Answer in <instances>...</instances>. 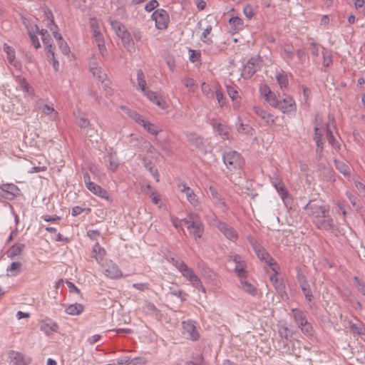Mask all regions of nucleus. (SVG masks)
I'll return each instance as SVG.
<instances>
[{"instance_id": "nucleus-1", "label": "nucleus", "mask_w": 365, "mask_h": 365, "mask_svg": "<svg viewBox=\"0 0 365 365\" xmlns=\"http://www.w3.org/2000/svg\"><path fill=\"white\" fill-rule=\"evenodd\" d=\"M304 209L313 217V220L327 217V214L329 212V205L324 204L322 200H309Z\"/></svg>"}, {"instance_id": "nucleus-2", "label": "nucleus", "mask_w": 365, "mask_h": 365, "mask_svg": "<svg viewBox=\"0 0 365 365\" xmlns=\"http://www.w3.org/2000/svg\"><path fill=\"white\" fill-rule=\"evenodd\" d=\"M222 160L227 169L230 171L241 169L245 164L242 155L232 150H228L224 152Z\"/></svg>"}, {"instance_id": "nucleus-3", "label": "nucleus", "mask_w": 365, "mask_h": 365, "mask_svg": "<svg viewBox=\"0 0 365 365\" xmlns=\"http://www.w3.org/2000/svg\"><path fill=\"white\" fill-rule=\"evenodd\" d=\"M187 140L203 154L212 152V148L207 140L198 135L193 132H187L185 133Z\"/></svg>"}, {"instance_id": "nucleus-4", "label": "nucleus", "mask_w": 365, "mask_h": 365, "mask_svg": "<svg viewBox=\"0 0 365 365\" xmlns=\"http://www.w3.org/2000/svg\"><path fill=\"white\" fill-rule=\"evenodd\" d=\"M262 61L259 56L251 57L244 65L241 76L244 79H250L259 68L260 63Z\"/></svg>"}, {"instance_id": "nucleus-5", "label": "nucleus", "mask_w": 365, "mask_h": 365, "mask_svg": "<svg viewBox=\"0 0 365 365\" xmlns=\"http://www.w3.org/2000/svg\"><path fill=\"white\" fill-rule=\"evenodd\" d=\"M155 22V26L159 30H165L168 27L170 17L168 13L163 9H156L151 15Z\"/></svg>"}, {"instance_id": "nucleus-6", "label": "nucleus", "mask_w": 365, "mask_h": 365, "mask_svg": "<svg viewBox=\"0 0 365 365\" xmlns=\"http://www.w3.org/2000/svg\"><path fill=\"white\" fill-rule=\"evenodd\" d=\"M39 329L47 336L58 332V324L52 319L46 317L38 322Z\"/></svg>"}, {"instance_id": "nucleus-7", "label": "nucleus", "mask_w": 365, "mask_h": 365, "mask_svg": "<svg viewBox=\"0 0 365 365\" xmlns=\"http://www.w3.org/2000/svg\"><path fill=\"white\" fill-rule=\"evenodd\" d=\"M257 257L267 265H268L272 270L275 272V274H278V264L277 262L270 256L267 250L261 247L259 249H257L255 252Z\"/></svg>"}, {"instance_id": "nucleus-8", "label": "nucleus", "mask_w": 365, "mask_h": 365, "mask_svg": "<svg viewBox=\"0 0 365 365\" xmlns=\"http://www.w3.org/2000/svg\"><path fill=\"white\" fill-rule=\"evenodd\" d=\"M182 275L185 277L188 281H190L193 287H195L197 289H202L205 291V288L203 287L202 281L197 276L193 269L189 267L187 264L183 267L182 269L180 272Z\"/></svg>"}, {"instance_id": "nucleus-9", "label": "nucleus", "mask_w": 365, "mask_h": 365, "mask_svg": "<svg viewBox=\"0 0 365 365\" xmlns=\"http://www.w3.org/2000/svg\"><path fill=\"white\" fill-rule=\"evenodd\" d=\"M276 108L280 110L283 113L289 114L296 111L297 105L292 96H285L284 98L279 100V104Z\"/></svg>"}, {"instance_id": "nucleus-10", "label": "nucleus", "mask_w": 365, "mask_h": 365, "mask_svg": "<svg viewBox=\"0 0 365 365\" xmlns=\"http://www.w3.org/2000/svg\"><path fill=\"white\" fill-rule=\"evenodd\" d=\"M215 225L230 240L235 241L238 238V235L235 230L226 222L216 220Z\"/></svg>"}, {"instance_id": "nucleus-11", "label": "nucleus", "mask_w": 365, "mask_h": 365, "mask_svg": "<svg viewBox=\"0 0 365 365\" xmlns=\"http://www.w3.org/2000/svg\"><path fill=\"white\" fill-rule=\"evenodd\" d=\"M277 274H275L274 272V275L270 276L269 279L273 284V286L275 289V291L279 294L280 298L282 300H287L289 299L288 294L286 292L285 285L282 279H279L277 277Z\"/></svg>"}, {"instance_id": "nucleus-12", "label": "nucleus", "mask_w": 365, "mask_h": 365, "mask_svg": "<svg viewBox=\"0 0 365 365\" xmlns=\"http://www.w3.org/2000/svg\"><path fill=\"white\" fill-rule=\"evenodd\" d=\"M1 190L3 192L1 196L10 200L19 195L20 192L19 188L14 184H3Z\"/></svg>"}, {"instance_id": "nucleus-13", "label": "nucleus", "mask_w": 365, "mask_h": 365, "mask_svg": "<svg viewBox=\"0 0 365 365\" xmlns=\"http://www.w3.org/2000/svg\"><path fill=\"white\" fill-rule=\"evenodd\" d=\"M210 123L222 139L228 140L230 138V129L227 125L222 124L215 118L211 119Z\"/></svg>"}, {"instance_id": "nucleus-14", "label": "nucleus", "mask_w": 365, "mask_h": 365, "mask_svg": "<svg viewBox=\"0 0 365 365\" xmlns=\"http://www.w3.org/2000/svg\"><path fill=\"white\" fill-rule=\"evenodd\" d=\"M188 231L191 236L195 240L201 238L204 232V225L198 220H192V222L188 225Z\"/></svg>"}, {"instance_id": "nucleus-15", "label": "nucleus", "mask_w": 365, "mask_h": 365, "mask_svg": "<svg viewBox=\"0 0 365 365\" xmlns=\"http://www.w3.org/2000/svg\"><path fill=\"white\" fill-rule=\"evenodd\" d=\"M313 222L319 230H330L334 227V220L329 214H327V217L313 220Z\"/></svg>"}, {"instance_id": "nucleus-16", "label": "nucleus", "mask_w": 365, "mask_h": 365, "mask_svg": "<svg viewBox=\"0 0 365 365\" xmlns=\"http://www.w3.org/2000/svg\"><path fill=\"white\" fill-rule=\"evenodd\" d=\"M104 274L106 276L111 279H118L123 276V273L118 266L111 260L109 262H107L106 267L104 269Z\"/></svg>"}, {"instance_id": "nucleus-17", "label": "nucleus", "mask_w": 365, "mask_h": 365, "mask_svg": "<svg viewBox=\"0 0 365 365\" xmlns=\"http://www.w3.org/2000/svg\"><path fill=\"white\" fill-rule=\"evenodd\" d=\"M182 328L191 340L197 341L199 339L200 334L193 321L182 322Z\"/></svg>"}, {"instance_id": "nucleus-18", "label": "nucleus", "mask_w": 365, "mask_h": 365, "mask_svg": "<svg viewBox=\"0 0 365 365\" xmlns=\"http://www.w3.org/2000/svg\"><path fill=\"white\" fill-rule=\"evenodd\" d=\"M9 357L14 365H28L30 363L29 358H26L23 354L18 351H10Z\"/></svg>"}, {"instance_id": "nucleus-19", "label": "nucleus", "mask_w": 365, "mask_h": 365, "mask_svg": "<svg viewBox=\"0 0 365 365\" xmlns=\"http://www.w3.org/2000/svg\"><path fill=\"white\" fill-rule=\"evenodd\" d=\"M93 194L106 200L107 201H112V198L110 194L105 189L102 188L100 185L96 183H89V187L88 188Z\"/></svg>"}, {"instance_id": "nucleus-20", "label": "nucleus", "mask_w": 365, "mask_h": 365, "mask_svg": "<svg viewBox=\"0 0 365 365\" xmlns=\"http://www.w3.org/2000/svg\"><path fill=\"white\" fill-rule=\"evenodd\" d=\"M253 110L258 117H259L260 118L265 121L267 125H269L274 123V119L273 118V115L268 113L264 109L262 108L259 106H255L253 107Z\"/></svg>"}, {"instance_id": "nucleus-21", "label": "nucleus", "mask_w": 365, "mask_h": 365, "mask_svg": "<svg viewBox=\"0 0 365 365\" xmlns=\"http://www.w3.org/2000/svg\"><path fill=\"white\" fill-rule=\"evenodd\" d=\"M92 257H93L98 263H101L106 255V251L96 242L92 247Z\"/></svg>"}, {"instance_id": "nucleus-22", "label": "nucleus", "mask_w": 365, "mask_h": 365, "mask_svg": "<svg viewBox=\"0 0 365 365\" xmlns=\"http://www.w3.org/2000/svg\"><path fill=\"white\" fill-rule=\"evenodd\" d=\"M144 94L150 101L156 104L160 108L164 109L166 107L165 101L161 97L158 96L155 92L148 90Z\"/></svg>"}, {"instance_id": "nucleus-23", "label": "nucleus", "mask_w": 365, "mask_h": 365, "mask_svg": "<svg viewBox=\"0 0 365 365\" xmlns=\"http://www.w3.org/2000/svg\"><path fill=\"white\" fill-rule=\"evenodd\" d=\"M48 46V48H46V51L48 61L52 64L54 71L57 72L59 70V63L55 58V46L53 45Z\"/></svg>"}, {"instance_id": "nucleus-24", "label": "nucleus", "mask_w": 365, "mask_h": 365, "mask_svg": "<svg viewBox=\"0 0 365 365\" xmlns=\"http://www.w3.org/2000/svg\"><path fill=\"white\" fill-rule=\"evenodd\" d=\"M292 312L293 313L294 322L297 324L298 327L302 326L307 321L305 313L302 310L294 308L292 309Z\"/></svg>"}, {"instance_id": "nucleus-25", "label": "nucleus", "mask_w": 365, "mask_h": 365, "mask_svg": "<svg viewBox=\"0 0 365 365\" xmlns=\"http://www.w3.org/2000/svg\"><path fill=\"white\" fill-rule=\"evenodd\" d=\"M35 31L37 34H40L43 43L44 44L46 49L48 48V45H52L51 43V38L46 29H39L38 26L35 25Z\"/></svg>"}, {"instance_id": "nucleus-26", "label": "nucleus", "mask_w": 365, "mask_h": 365, "mask_svg": "<svg viewBox=\"0 0 365 365\" xmlns=\"http://www.w3.org/2000/svg\"><path fill=\"white\" fill-rule=\"evenodd\" d=\"M226 88L227 94L233 102L234 108L238 107L240 101L237 100L240 98L238 91L232 86H227Z\"/></svg>"}, {"instance_id": "nucleus-27", "label": "nucleus", "mask_w": 365, "mask_h": 365, "mask_svg": "<svg viewBox=\"0 0 365 365\" xmlns=\"http://www.w3.org/2000/svg\"><path fill=\"white\" fill-rule=\"evenodd\" d=\"M24 248L25 245L22 243H16L13 245L9 251L8 257L13 259L15 257L20 255Z\"/></svg>"}, {"instance_id": "nucleus-28", "label": "nucleus", "mask_w": 365, "mask_h": 365, "mask_svg": "<svg viewBox=\"0 0 365 365\" xmlns=\"http://www.w3.org/2000/svg\"><path fill=\"white\" fill-rule=\"evenodd\" d=\"M91 29L93 33V36L96 42L103 40V34L101 33L99 26L96 20L91 21Z\"/></svg>"}, {"instance_id": "nucleus-29", "label": "nucleus", "mask_w": 365, "mask_h": 365, "mask_svg": "<svg viewBox=\"0 0 365 365\" xmlns=\"http://www.w3.org/2000/svg\"><path fill=\"white\" fill-rule=\"evenodd\" d=\"M245 279L246 278L240 279V283L243 290L252 296L257 295V288L250 282H247Z\"/></svg>"}, {"instance_id": "nucleus-30", "label": "nucleus", "mask_w": 365, "mask_h": 365, "mask_svg": "<svg viewBox=\"0 0 365 365\" xmlns=\"http://www.w3.org/2000/svg\"><path fill=\"white\" fill-rule=\"evenodd\" d=\"M84 307L81 304L75 303L66 309V312L71 315H79L83 312Z\"/></svg>"}, {"instance_id": "nucleus-31", "label": "nucleus", "mask_w": 365, "mask_h": 365, "mask_svg": "<svg viewBox=\"0 0 365 365\" xmlns=\"http://www.w3.org/2000/svg\"><path fill=\"white\" fill-rule=\"evenodd\" d=\"M42 113L44 115H49L51 120H56L58 118V112L55 110L52 106L45 104L42 108Z\"/></svg>"}, {"instance_id": "nucleus-32", "label": "nucleus", "mask_w": 365, "mask_h": 365, "mask_svg": "<svg viewBox=\"0 0 365 365\" xmlns=\"http://www.w3.org/2000/svg\"><path fill=\"white\" fill-rule=\"evenodd\" d=\"M123 46L128 51H131L134 49V43L133 36L130 32L125 33L124 36L121 38Z\"/></svg>"}, {"instance_id": "nucleus-33", "label": "nucleus", "mask_w": 365, "mask_h": 365, "mask_svg": "<svg viewBox=\"0 0 365 365\" xmlns=\"http://www.w3.org/2000/svg\"><path fill=\"white\" fill-rule=\"evenodd\" d=\"M336 169L342 173L344 176H349L351 174L350 168L345 163L339 160H334Z\"/></svg>"}, {"instance_id": "nucleus-34", "label": "nucleus", "mask_w": 365, "mask_h": 365, "mask_svg": "<svg viewBox=\"0 0 365 365\" xmlns=\"http://www.w3.org/2000/svg\"><path fill=\"white\" fill-rule=\"evenodd\" d=\"M7 272H10L8 276L15 277L21 272V263L20 262H13L6 269Z\"/></svg>"}, {"instance_id": "nucleus-35", "label": "nucleus", "mask_w": 365, "mask_h": 365, "mask_svg": "<svg viewBox=\"0 0 365 365\" xmlns=\"http://www.w3.org/2000/svg\"><path fill=\"white\" fill-rule=\"evenodd\" d=\"M107 158L109 163V170H110L112 172H115L119 166L118 157L115 154L110 153L108 154Z\"/></svg>"}, {"instance_id": "nucleus-36", "label": "nucleus", "mask_w": 365, "mask_h": 365, "mask_svg": "<svg viewBox=\"0 0 365 365\" xmlns=\"http://www.w3.org/2000/svg\"><path fill=\"white\" fill-rule=\"evenodd\" d=\"M76 123L83 130L84 128L89 127L91 123L86 118L85 113H79V115L76 117Z\"/></svg>"}, {"instance_id": "nucleus-37", "label": "nucleus", "mask_w": 365, "mask_h": 365, "mask_svg": "<svg viewBox=\"0 0 365 365\" xmlns=\"http://www.w3.org/2000/svg\"><path fill=\"white\" fill-rule=\"evenodd\" d=\"M187 201L194 207H197L199 205L200 202L197 195L194 192L192 189L187 190V192H185Z\"/></svg>"}, {"instance_id": "nucleus-38", "label": "nucleus", "mask_w": 365, "mask_h": 365, "mask_svg": "<svg viewBox=\"0 0 365 365\" xmlns=\"http://www.w3.org/2000/svg\"><path fill=\"white\" fill-rule=\"evenodd\" d=\"M17 81L19 84L21 89L26 93L27 94H31L33 91L32 88L30 86L29 83L27 82L26 79L21 76L17 77Z\"/></svg>"}, {"instance_id": "nucleus-39", "label": "nucleus", "mask_w": 365, "mask_h": 365, "mask_svg": "<svg viewBox=\"0 0 365 365\" xmlns=\"http://www.w3.org/2000/svg\"><path fill=\"white\" fill-rule=\"evenodd\" d=\"M350 331L354 334L365 335V327L362 323L353 324L351 323L349 325Z\"/></svg>"}, {"instance_id": "nucleus-40", "label": "nucleus", "mask_w": 365, "mask_h": 365, "mask_svg": "<svg viewBox=\"0 0 365 365\" xmlns=\"http://www.w3.org/2000/svg\"><path fill=\"white\" fill-rule=\"evenodd\" d=\"M268 93L265 94V101L273 108H277L279 104V100L273 91H267Z\"/></svg>"}, {"instance_id": "nucleus-41", "label": "nucleus", "mask_w": 365, "mask_h": 365, "mask_svg": "<svg viewBox=\"0 0 365 365\" xmlns=\"http://www.w3.org/2000/svg\"><path fill=\"white\" fill-rule=\"evenodd\" d=\"M299 287L302 291V293H303L306 300L308 302H312L314 299V296H313V294H312V292L310 288V285H309V282L302 284V285H299Z\"/></svg>"}, {"instance_id": "nucleus-42", "label": "nucleus", "mask_w": 365, "mask_h": 365, "mask_svg": "<svg viewBox=\"0 0 365 365\" xmlns=\"http://www.w3.org/2000/svg\"><path fill=\"white\" fill-rule=\"evenodd\" d=\"M144 165L145 168L149 170L150 173L152 175V176L155 179L156 182H159V173L158 168L153 165L151 161L147 162L144 161Z\"/></svg>"}, {"instance_id": "nucleus-43", "label": "nucleus", "mask_w": 365, "mask_h": 365, "mask_svg": "<svg viewBox=\"0 0 365 365\" xmlns=\"http://www.w3.org/2000/svg\"><path fill=\"white\" fill-rule=\"evenodd\" d=\"M277 81L281 88H287L289 83L287 75L283 71L276 76Z\"/></svg>"}, {"instance_id": "nucleus-44", "label": "nucleus", "mask_w": 365, "mask_h": 365, "mask_svg": "<svg viewBox=\"0 0 365 365\" xmlns=\"http://www.w3.org/2000/svg\"><path fill=\"white\" fill-rule=\"evenodd\" d=\"M142 126L150 134L157 135L158 133L160 131V130L158 128V127L151 123L150 122L148 121L147 120H145V123H143Z\"/></svg>"}, {"instance_id": "nucleus-45", "label": "nucleus", "mask_w": 365, "mask_h": 365, "mask_svg": "<svg viewBox=\"0 0 365 365\" xmlns=\"http://www.w3.org/2000/svg\"><path fill=\"white\" fill-rule=\"evenodd\" d=\"M137 80L139 88L143 92V93H145L147 91L145 89L146 81L145 80L143 71L141 69H139L137 71Z\"/></svg>"}, {"instance_id": "nucleus-46", "label": "nucleus", "mask_w": 365, "mask_h": 365, "mask_svg": "<svg viewBox=\"0 0 365 365\" xmlns=\"http://www.w3.org/2000/svg\"><path fill=\"white\" fill-rule=\"evenodd\" d=\"M247 264L245 261L241 264H237L235 267V272L237 273V276L240 277L241 279L246 278L247 276V272L245 270Z\"/></svg>"}, {"instance_id": "nucleus-47", "label": "nucleus", "mask_w": 365, "mask_h": 365, "mask_svg": "<svg viewBox=\"0 0 365 365\" xmlns=\"http://www.w3.org/2000/svg\"><path fill=\"white\" fill-rule=\"evenodd\" d=\"M237 121L238 123H236V129L239 133H243L247 134L250 133L252 128L249 125L244 124L242 122L240 117L237 118Z\"/></svg>"}, {"instance_id": "nucleus-48", "label": "nucleus", "mask_w": 365, "mask_h": 365, "mask_svg": "<svg viewBox=\"0 0 365 365\" xmlns=\"http://www.w3.org/2000/svg\"><path fill=\"white\" fill-rule=\"evenodd\" d=\"M4 51L6 53V56H7V59L9 61V62L11 63V64H14V66H16V64L14 63V59H15V51L14 49L7 45V44H4Z\"/></svg>"}, {"instance_id": "nucleus-49", "label": "nucleus", "mask_w": 365, "mask_h": 365, "mask_svg": "<svg viewBox=\"0 0 365 365\" xmlns=\"http://www.w3.org/2000/svg\"><path fill=\"white\" fill-rule=\"evenodd\" d=\"M93 76L96 78L99 81L104 83L106 78V73L102 70L101 67H97L95 69L91 71Z\"/></svg>"}, {"instance_id": "nucleus-50", "label": "nucleus", "mask_w": 365, "mask_h": 365, "mask_svg": "<svg viewBox=\"0 0 365 365\" xmlns=\"http://www.w3.org/2000/svg\"><path fill=\"white\" fill-rule=\"evenodd\" d=\"M44 15L46 19L49 20V22L48 23V26H51L50 28H53V31H58V26L55 24L53 15L51 12V11L48 9H46V11H44Z\"/></svg>"}, {"instance_id": "nucleus-51", "label": "nucleus", "mask_w": 365, "mask_h": 365, "mask_svg": "<svg viewBox=\"0 0 365 365\" xmlns=\"http://www.w3.org/2000/svg\"><path fill=\"white\" fill-rule=\"evenodd\" d=\"M353 280L357 290L364 296H365V282L358 277H354Z\"/></svg>"}, {"instance_id": "nucleus-52", "label": "nucleus", "mask_w": 365, "mask_h": 365, "mask_svg": "<svg viewBox=\"0 0 365 365\" xmlns=\"http://www.w3.org/2000/svg\"><path fill=\"white\" fill-rule=\"evenodd\" d=\"M209 190L212 199L215 200L216 203H221L223 205L225 204L221 194L219 193L215 187L210 186Z\"/></svg>"}, {"instance_id": "nucleus-53", "label": "nucleus", "mask_w": 365, "mask_h": 365, "mask_svg": "<svg viewBox=\"0 0 365 365\" xmlns=\"http://www.w3.org/2000/svg\"><path fill=\"white\" fill-rule=\"evenodd\" d=\"M128 115L133 120H134L137 123H138L140 125H142L143 123H145V120H146L141 115H140L135 110H129Z\"/></svg>"}, {"instance_id": "nucleus-54", "label": "nucleus", "mask_w": 365, "mask_h": 365, "mask_svg": "<svg viewBox=\"0 0 365 365\" xmlns=\"http://www.w3.org/2000/svg\"><path fill=\"white\" fill-rule=\"evenodd\" d=\"M108 21L112 26L113 29L115 31V33L120 31V29L122 30L123 29L124 25L118 20H115L112 19L111 17H109L108 19Z\"/></svg>"}, {"instance_id": "nucleus-55", "label": "nucleus", "mask_w": 365, "mask_h": 365, "mask_svg": "<svg viewBox=\"0 0 365 365\" xmlns=\"http://www.w3.org/2000/svg\"><path fill=\"white\" fill-rule=\"evenodd\" d=\"M215 96L220 107H223L226 104L227 99L222 91L216 87Z\"/></svg>"}, {"instance_id": "nucleus-56", "label": "nucleus", "mask_w": 365, "mask_h": 365, "mask_svg": "<svg viewBox=\"0 0 365 365\" xmlns=\"http://www.w3.org/2000/svg\"><path fill=\"white\" fill-rule=\"evenodd\" d=\"M170 294L180 298L181 302L186 300L187 294H185L182 289H173V287H170Z\"/></svg>"}, {"instance_id": "nucleus-57", "label": "nucleus", "mask_w": 365, "mask_h": 365, "mask_svg": "<svg viewBox=\"0 0 365 365\" xmlns=\"http://www.w3.org/2000/svg\"><path fill=\"white\" fill-rule=\"evenodd\" d=\"M212 31V26L209 25L207 26V28L203 31L201 36V40L207 44H211L212 43V41L210 38H209L207 36L210 34Z\"/></svg>"}, {"instance_id": "nucleus-58", "label": "nucleus", "mask_w": 365, "mask_h": 365, "mask_svg": "<svg viewBox=\"0 0 365 365\" xmlns=\"http://www.w3.org/2000/svg\"><path fill=\"white\" fill-rule=\"evenodd\" d=\"M189 59L192 63H195L200 61L201 53L200 51L189 49Z\"/></svg>"}, {"instance_id": "nucleus-59", "label": "nucleus", "mask_w": 365, "mask_h": 365, "mask_svg": "<svg viewBox=\"0 0 365 365\" xmlns=\"http://www.w3.org/2000/svg\"><path fill=\"white\" fill-rule=\"evenodd\" d=\"M314 140L316 143L317 147H320L321 145H323L324 142L322 140V134L319 132V128L317 126L314 127Z\"/></svg>"}, {"instance_id": "nucleus-60", "label": "nucleus", "mask_w": 365, "mask_h": 365, "mask_svg": "<svg viewBox=\"0 0 365 365\" xmlns=\"http://www.w3.org/2000/svg\"><path fill=\"white\" fill-rule=\"evenodd\" d=\"M283 55H284V58H285L288 61L293 60V58L294 57V53L293 50L290 46L287 45L284 47Z\"/></svg>"}, {"instance_id": "nucleus-61", "label": "nucleus", "mask_w": 365, "mask_h": 365, "mask_svg": "<svg viewBox=\"0 0 365 365\" xmlns=\"http://www.w3.org/2000/svg\"><path fill=\"white\" fill-rule=\"evenodd\" d=\"M274 186L280 196L287 195V190L282 181L274 182Z\"/></svg>"}, {"instance_id": "nucleus-62", "label": "nucleus", "mask_w": 365, "mask_h": 365, "mask_svg": "<svg viewBox=\"0 0 365 365\" xmlns=\"http://www.w3.org/2000/svg\"><path fill=\"white\" fill-rule=\"evenodd\" d=\"M170 262L180 272L186 264L180 259L171 257Z\"/></svg>"}, {"instance_id": "nucleus-63", "label": "nucleus", "mask_w": 365, "mask_h": 365, "mask_svg": "<svg viewBox=\"0 0 365 365\" xmlns=\"http://www.w3.org/2000/svg\"><path fill=\"white\" fill-rule=\"evenodd\" d=\"M229 24L235 27H242L243 21L239 16H232L229 20Z\"/></svg>"}, {"instance_id": "nucleus-64", "label": "nucleus", "mask_w": 365, "mask_h": 365, "mask_svg": "<svg viewBox=\"0 0 365 365\" xmlns=\"http://www.w3.org/2000/svg\"><path fill=\"white\" fill-rule=\"evenodd\" d=\"M159 4L157 0H150L148 3L145 5V10L147 12H151L155 8L158 6Z\"/></svg>"}]
</instances>
